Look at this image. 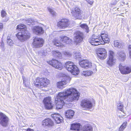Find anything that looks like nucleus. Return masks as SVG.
Returning a JSON list of instances; mask_svg holds the SVG:
<instances>
[{"instance_id":"obj_1","label":"nucleus","mask_w":131,"mask_h":131,"mask_svg":"<svg viewBox=\"0 0 131 131\" xmlns=\"http://www.w3.org/2000/svg\"><path fill=\"white\" fill-rule=\"evenodd\" d=\"M80 93L75 89L70 88L64 91L59 92L54 100V103L57 109H61L65 104L63 100L68 98L67 100L72 102L78 100Z\"/></svg>"},{"instance_id":"obj_2","label":"nucleus","mask_w":131,"mask_h":131,"mask_svg":"<svg viewBox=\"0 0 131 131\" xmlns=\"http://www.w3.org/2000/svg\"><path fill=\"white\" fill-rule=\"evenodd\" d=\"M16 29L19 30V31L16 34V36L20 41L23 42L30 37V34L27 30L26 27L25 25L20 24L17 25Z\"/></svg>"},{"instance_id":"obj_3","label":"nucleus","mask_w":131,"mask_h":131,"mask_svg":"<svg viewBox=\"0 0 131 131\" xmlns=\"http://www.w3.org/2000/svg\"><path fill=\"white\" fill-rule=\"evenodd\" d=\"M50 83V81L47 78L42 77H37L34 81L33 84L36 87L42 89L43 88H46Z\"/></svg>"},{"instance_id":"obj_4","label":"nucleus","mask_w":131,"mask_h":131,"mask_svg":"<svg viewBox=\"0 0 131 131\" xmlns=\"http://www.w3.org/2000/svg\"><path fill=\"white\" fill-rule=\"evenodd\" d=\"M60 41L54 39L52 41L53 45L60 49L65 47L66 45L70 44L72 42L71 40L66 36H61L60 37Z\"/></svg>"},{"instance_id":"obj_5","label":"nucleus","mask_w":131,"mask_h":131,"mask_svg":"<svg viewBox=\"0 0 131 131\" xmlns=\"http://www.w3.org/2000/svg\"><path fill=\"white\" fill-rule=\"evenodd\" d=\"M66 69L72 75H77L80 72V70L77 66L72 62L68 61L65 63Z\"/></svg>"},{"instance_id":"obj_6","label":"nucleus","mask_w":131,"mask_h":131,"mask_svg":"<svg viewBox=\"0 0 131 131\" xmlns=\"http://www.w3.org/2000/svg\"><path fill=\"white\" fill-rule=\"evenodd\" d=\"M71 12L72 16L75 19H81L82 17L83 11L78 6H76L72 8Z\"/></svg>"},{"instance_id":"obj_7","label":"nucleus","mask_w":131,"mask_h":131,"mask_svg":"<svg viewBox=\"0 0 131 131\" xmlns=\"http://www.w3.org/2000/svg\"><path fill=\"white\" fill-rule=\"evenodd\" d=\"M45 40L42 38L35 37L32 43L33 48H40L42 47L45 43Z\"/></svg>"},{"instance_id":"obj_8","label":"nucleus","mask_w":131,"mask_h":131,"mask_svg":"<svg viewBox=\"0 0 131 131\" xmlns=\"http://www.w3.org/2000/svg\"><path fill=\"white\" fill-rule=\"evenodd\" d=\"M98 36H100V40L101 44L104 45L106 43H108L110 42V37L107 32H102L100 35H98Z\"/></svg>"},{"instance_id":"obj_9","label":"nucleus","mask_w":131,"mask_h":131,"mask_svg":"<svg viewBox=\"0 0 131 131\" xmlns=\"http://www.w3.org/2000/svg\"><path fill=\"white\" fill-rule=\"evenodd\" d=\"M118 68L119 71L122 74L126 75L131 72V65L123 66L122 64H120Z\"/></svg>"},{"instance_id":"obj_10","label":"nucleus","mask_w":131,"mask_h":131,"mask_svg":"<svg viewBox=\"0 0 131 131\" xmlns=\"http://www.w3.org/2000/svg\"><path fill=\"white\" fill-rule=\"evenodd\" d=\"M71 78L69 76H65L63 77L61 81L57 83V87L59 89H62L63 86L70 82Z\"/></svg>"},{"instance_id":"obj_11","label":"nucleus","mask_w":131,"mask_h":131,"mask_svg":"<svg viewBox=\"0 0 131 131\" xmlns=\"http://www.w3.org/2000/svg\"><path fill=\"white\" fill-rule=\"evenodd\" d=\"M47 62L53 67L59 70H61L63 68L62 63L56 59H52L47 61Z\"/></svg>"},{"instance_id":"obj_12","label":"nucleus","mask_w":131,"mask_h":131,"mask_svg":"<svg viewBox=\"0 0 131 131\" xmlns=\"http://www.w3.org/2000/svg\"><path fill=\"white\" fill-rule=\"evenodd\" d=\"M70 25V21L68 19L63 18L58 22L57 25L61 29H65L68 27Z\"/></svg>"},{"instance_id":"obj_13","label":"nucleus","mask_w":131,"mask_h":131,"mask_svg":"<svg viewBox=\"0 0 131 131\" xmlns=\"http://www.w3.org/2000/svg\"><path fill=\"white\" fill-rule=\"evenodd\" d=\"M45 108L47 110L52 109L53 107V104L50 96L45 97L43 101Z\"/></svg>"},{"instance_id":"obj_14","label":"nucleus","mask_w":131,"mask_h":131,"mask_svg":"<svg viewBox=\"0 0 131 131\" xmlns=\"http://www.w3.org/2000/svg\"><path fill=\"white\" fill-rule=\"evenodd\" d=\"M97 57L100 59L103 60L106 58L107 52L106 50L104 48H100L96 51Z\"/></svg>"},{"instance_id":"obj_15","label":"nucleus","mask_w":131,"mask_h":131,"mask_svg":"<svg viewBox=\"0 0 131 131\" xmlns=\"http://www.w3.org/2000/svg\"><path fill=\"white\" fill-rule=\"evenodd\" d=\"M80 105L84 110L91 109L93 106L92 103L89 99H84L81 101Z\"/></svg>"},{"instance_id":"obj_16","label":"nucleus","mask_w":131,"mask_h":131,"mask_svg":"<svg viewBox=\"0 0 131 131\" xmlns=\"http://www.w3.org/2000/svg\"><path fill=\"white\" fill-rule=\"evenodd\" d=\"M100 36H96L95 35H93L89 39V42L92 45L97 46L101 44L100 40Z\"/></svg>"},{"instance_id":"obj_17","label":"nucleus","mask_w":131,"mask_h":131,"mask_svg":"<svg viewBox=\"0 0 131 131\" xmlns=\"http://www.w3.org/2000/svg\"><path fill=\"white\" fill-rule=\"evenodd\" d=\"M74 34L75 36L74 37V40L76 44L80 43L83 40L84 38L83 33L78 31L75 32Z\"/></svg>"},{"instance_id":"obj_18","label":"nucleus","mask_w":131,"mask_h":131,"mask_svg":"<svg viewBox=\"0 0 131 131\" xmlns=\"http://www.w3.org/2000/svg\"><path fill=\"white\" fill-rule=\"evenodd\" d=\"M9 118L5 114L0 112V124L3 126L6 127L8 123Z\"/></svg>"},{"instance_id":"obj_19","label":"nucleus","mask_w":131,"mask_h":131,"mask_svg":"<svg viewBox=\"0 0 131 131\" xmlns=\"http://www.w3.org/2000/svg\"><path fill=\"white\" fill-rule=\"evenodd\" d=\"M79 64L80 66L84 68H92V63L87 60H83L80 61Z\"/></svg>"},{"instance_id":"obj_20","label":"nucleus","mask_w":131,"mask_h":131,"mask_svg":"<svg viewBox=\"0 0 131 131\" xmlns=\"http://www.w3.org/2000/svg\"><path fill=\"white\" fill-rule=\"evenodd\" d=\"M54 125V122L50 118H47L43 120L42 125L45 126L51 127Z\"/></svg>"},{"instance_id":"obj_21","label":"nucleus","mask_w":131,"mask_h":131,"mask_svg":"<svg viewBox=\"0 0 131 131\" xmlns=\"http://www.w3.org/2000/svg\"><path fill=\"white\" fill-rule=\"evenodd\" d=\"M51 116L57 124L61 123L63 121L62 117L58 114H52Z\"/></svg>"},{"instance_id":"obj_22","label":"nucleus","mask_w":131,"mask_h":131,"mask_svg":"<svg viewBox=\"0 0 131 131\" xmlns=\"http://www.w3.org/2000/svg\"><path fill=\"white\" fill-rule=\"evenodd\" d=\"M82 125L80 123H76L71 124L70 129L73 130L79 131Z\"/></svg>"},{"instance_id":"obj_23","label":"nucleus","mask_w":131,"mask_h":131,"mask_svg":"<svg viewBox=\"0 0 131 131\" xmlns=\"http://www.w3.org/2000/svg\"><path fill=\"white\" fill-rule=\"evenodd\" d=\"M126 57L125 54L124 52L121 51L118 53L117 59L119 60L124 61L126 59Z\"/></svg>"},{"instance_id":"obj_24","label":"nucleus","mask_w":131,"mask_h":131,"mask_svg":"<svg viewBox=\"0 0 131 131\" xmlns=\"http://www.w3.org/2000/svg\"><path fill=\"white\" fill-rule=\"evenodd\" d=\"M82 130V131H93V127L90 124H86L83 127Z\"/></svg>"},{"instance_id":"obj_25","label":"nucleus","mask_w":131,"mask_h":131,"mask_svg":"<svg viewBox=\"0 0 131 131\" xmlns=\"http://www.w3.org/2000/svg\"><path fill=\"white\" fill-rule=\"evenodd\" d=\"M116 59L108 58L106 62V64L109 66H111L115 63Z\"/></svg>"},{"instance_id":"obj_26","label":"nucleus","mask_w":131,"mask_h":131,"mask_svg":"<svg viewBox=\"0 0 131 131\" xmlns=\"http://www.w3.org/2000/svg\"><path fill=\"white\" fill-rule=\"evenodd\" d=\"M34 30L36 33L38 34H42L43 32L42 28L41 27L36 26L34 28Z\"/></svg>"},{"instance_id":"obj_27","label":"nucleus","mask_w":131,"mask_h":131,"mask_svg":"<svg viewBox=\"0 0 131 131\" xmlns=\"http://www.w3.org/2000/svg\"><path fill=\"white\" fill-rule=\"evenodd\" d=\"M74 112L72 110L67 111L65 114L66 117L68 118H71L74 115Z\"/></svg>"},{"instance_id":"obj_28","label":"nucleus","mask_w":131,"mask_h":131,"mask_svg":"<svg viewBox=\"0 0 131 131\" xmlns=\"http://www.w3.org/2000/svg\"><path fill=\"white\" fill-rule=\"evenodd\" d=\"M53 54L56 58H60L62 57V54L61 52L57 51H53Z\"/></svg>"},{"instance_id":"obj_29","label":"nucleus","mask_w":131,"mask_h":131,"mask_svg":"<svg viewBox=\"0 0 131 131\" xmlns=\"http://www.w3.org/2000/svg\"><path fill=\"white\" fill-rule=\"evenodd\" d=\"M93 74V72L90 70H85L83 71L82 74L85 76L91 75Z\"/></svg>"},{"instance_id":"obj_30","label":"nucleus","mask_w":131,"mask_h":131,"mask_svg":"<svg viewBox=\"0 0 131 131\" xmlns=\"http://www.w3.org/2000/svg\"><path fill=\"white\" fill-rule=\"evenodd\" d=\"M127 124V122H126L123 123L120 126L118 131H123L126 127Z\"/></svg>"},{"instance_id":"obj_31","label":"nucleus","mask_w":131,"mask_h":131,"mask_svg":"<svg viewBox=\"0 0 131 131\" xmlns=\"http://www.w3.org/2000/svg\"><path fill=\"white\" fill-rule=\"evenodd\" d=\"M80 26L82 28L85 29L87 33H88L89 32V28L86 24H83L80 25Z\"/></svg>"},{"instance_id":"obj_32","label":"nucleus","mask_w":131,"mask_h":131,"mask_svg":"<svg viewBox=\"0 0 131 131\" xmlns=\"http://www.w3.org/2000/svg\"><path fill=\"white\" fill-rule=\"evenodd\" d=\"M119 104V105L118 106V109L119 110L124 113V110H123L124 105L122 103L120 102Z\"/></svg>"},{"instance_id":"obj_33","label":"nucleus","mask_w":131,"mask_h":131,"mask_svg":"<svg viewBox=\"0 0 131 131\" xmlns=\"http://www.w3.org/2000/svg\"><path fill=\"white\" fill-rule=\"evenodd\" d=\"M114 56L115 53L113 51L111 50H110L109 51L108 58L114 59Z\"/></svg>"},{"instance_id":"obj_34","label":"nucleus","mask_w":131,"mask_h":131,"mask_svg":"<svg viewBox=\"0 0 131 131\" xmlns=\"http://www.w3.org/2000/svg\"><path fill=\"white\" fill-rule=\"evenodd\" d=\"M120 44L117 40L115 41H114V45L115 47H118L120 45Z\"/></svg>"},{"instance_id":"obj_35","label":"nucleus","mask_w":131,"mask_h":131,"mask_svg":"<svg viewBox=\"0 0 131 131\" xmlns=\"http://www.w3.org/2000/svg\"><path fill=\"white\" fill-rule=\"evenodd\" d=\"M49 12L53 15H54L56 14L55 12L52 9L49 8H48Z\"/></svg>"},{"instance_id":"obj_36","label":"nucleus","mask_w":131,"mask_h":131,"mask_svg":"<svg viewBox=\"0 0 131 131\" xmlns=\"http://www.w3.org/2000/svg\"><path fill=\"white\" fill-rule=\"evenodd\" d=\"M7 14L6 12L3 10H2L1 12V16L4 17L6 16Z\"/></svg>"},{"instance_id":"obj_37","label":"nucleus","mask_w":131,"mask_h":131,"mask_svg":"<svg viewBox=\"0 0 131 131\" xmlns=\"http://www.w3.org/2000/svg\"><path fill=\"white\" fill-rule=\"evenodd\" d=\"M64 55L66 57H70L71 56V54L69 52L65 51L64 52Z\"/></svg>"},{"instance_id":"obj_38","label":"nucleus","mask_w":131,"mask_h":131,"mask_svg":"<svg viewBox=\"0 0 131 131\" xmlns=\"http://www.w3.org/2000/svg\"><path fill=\"white\" fill-rule=\"evenodd\" d=\"M86 1L91 5H92L93 4L94 2V1L92 0H86Z\"/></svg>"},{"instance_id":"obj_39","label":"nucleus","mask_w":131,"mask_h":131,"mask_svg":"<svg viewBox=\"0 0 131 131\" xmlns=\"http://www.w3.org/2000/svg\"><path fill=\"white\" fill-rule=\"evenodd\" d=\"M3 27V24L2 23H0V30L2 29Z\"/></svg>"},{"instance_id":"obj_40","label":"nucleus","mask_w":131,"mask_h":131,"mask_svg":"<svg viewBox=\"0 0 131 131\" xmlns=\"http://www.w3.org/2000/svg\"><path fill=\"white\" fill-rule=\"evenodd\" d=\"M26 131H34L33 129H32L30 128H28L26 129Z\"/></svg>"},{"instance_id":"obj_41","label":"nucleus","mask_w":131,"mask_h":131,"mask_svg":"<svg viewBox=\"0 0 131 131\" xmlns=\"http://www.w3.org/2000/svg\"><path fill=\"white\" fill-rule=\"evenodd\" d=\"M23 82L24 83H26V78L24 77H23Z\"/></svg>"},{"instance_id":"obj_42","label":"nucleus","mask_w":131,"mask_h":131,"mask_svg":"<svg viewBox=\"0 0 131 131\" xmlns=\"http://www.w3.org/2000/svg\"><path fill=\"white\" fill-rule=\"evenodd\" d=\"M93 70H95L96 71V66L94 64L93 65Z\"/></svg>"},{"instance_id":"obj_43","label":"nucleus","mask_w":131,"mask_h":131,"mask_svg":"<svg viewBox=\"0 0 131 131\" xmlns=\"http://www.w3.org/2000/svg\"><path fill=\"white\" fill-rule=\"evenodd\" d=\"M128 48L129 49H131V45H129L128 46Z\"/></svg>"},{"instance_id":"obj_44","label":"nucleus","mask_w":131,"mask_h":131,"mask_svg":"<svg viewBox=\"0 0 131 131\" xmlns=\"http://www.w3.org/2000/svg\"><path fill=\"white\" fill-rule=\"evenodd\" d=\"M93 102L94 103V104H95V102H94V101Z\"/></svg>"}]
</instances>
